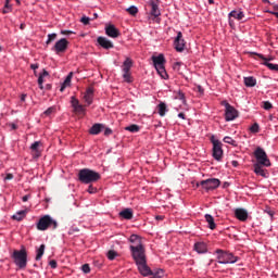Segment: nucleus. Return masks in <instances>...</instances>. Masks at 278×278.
I'll list each match as a JSON object with an SVG mask.
<instances>
[{"label": "nucleus", "instance_id": "nucleus-1", "mask_svg": "<svg viewBox=\"0 0 278 278\" xmlns=\"http://www.w3.org/2000/svg\"><path fill=\"white\" fill-rule=\"evenodd\" d=\"M132 258L137 264L139 273L143 277H149L151 275V268L147 266V250H144V245L139 248L129 247Z\"/></svg>", "mask_w": 278, "mask_h": 278}, {"label": "nucleus", "instance_id": "nucleus-2", "mask_svg": "<svg viewBox=\"0 0 278 278\" xmlns=\"http://www.w3.org/2000/svg\"><path fill=\"white\" fill-rule=\"evenodd\" d=\"M99 179H101V174L92 169L84 168L78 172V181L80 184H94Z\"/></svg>", "mask_w": 278, "mask_h": 278}, {"label": "nucleus", "instance_id": "nucleus-3", "mask_svg": "<svg viewBox=\"0 0 278 278\" xmlns=\"http://www.w3.org/2000/svg\"><path fill=\"white\" fill-rule=\"evenodd\" d=\"M218 264H236L240 257L233 255V253L224 251L222 249L216 250Z\"/></svg>", "mask_w": 278, "mask_h": 278}, {"label": "nucleus", "instance_id": "nucleus-4", "mask_svg": "<svg viewBox=\"0 0 278 278\" xmlns=\"http://www.w3.org/2000/svg\"><path fill=\"white\" fill-rule=\"evenodd\" d=\"M12 258L14 260V264L20 268L27 267V251L25 249L15 250L12 254Z\"/></svg>", "mask_w": 278, "mask_h": 278}, {"label": "nucleus", "instance_id": "nucleus-5", "mask_svg": "<svg viewBox=\"0 0 278 278\" xmlns=\"http://www.w3.org/2000/svg\"><path fill=\"white\" fill-rule=\"evenodd\" d=\"M51 226H52V229H58V222L51 218L50 215H45L37 223V229L39 231H47L48 227H51Z\"/></svg>", "mask_w": 278, "mask_h": 278}, {"label": "nucleus", "instance_id": "nucleus-6", "mask_svg": "<svg viewBox=\"0 0 278 278\" xmlns=\"http://www.w3.org/2000/svg\"><path fill=\"white\" fill-rule=\"evenodd\" d=\"M131 66H134V60L131 58H126L122 65L123 79L127 84H131L134 78L131 77Z\"/></svg>", "mask_w": 278, "mask_h": 278}, {"label": "nucleus", "instance_id": "nucleus-7", "mask_svg": "<svg viewBox=\"0 0 278 278\" xmlns=\"http://www.w3.org/2000/svg\"><path fill=\"white\" fill-rule=\"evenodd\" d=\"M254 156L257 162L255 164H261L262 166H265L266 168H268L270 166V159H268V154H266V151H264V149H262L261 147L255 149Z\"/></svg>", "mask_w": 278, "mask_h": 278}, {"label": "nucleus", "instance_id": "nucleus-8", "mask_svg": "<svg viewBox=\"0 0 278 278\" xmlns=\"http://www.w3.org/2000/svg\"><path fill=\"white\" fill-rule=\"evenodd\" d=\"M220 186V180L218 178H208L206 180H202L197 182V188H203V190H216Z\"/></svg>", "mask_w": 278, "mask_h": 278}, {"label": "nucleus", "instance_id": "nucleus-9", "mask_svg": "<svg viewBox=\"0 0 278 278\" xmlns=\"http://www.w3.org/2000/svg\"><path fill=\"white\" fill-rule=\"evenodd\" d=\"M211 142L213 144V157L217 162H220L223 160V142L214 136L211 137Z\"/></svg>", "mask_w": 278, "mask_h": 278}, {"label": "nucleus", "instance_id": "nucleus-10", "mask_svg": "<svg viewBox=\"0 0 278 278\" xmlns=\"http://www.w3.org/2000/svg\"><path fill=\"white\" fill-rule=\"evenodd\" d=\"M222 105L226 109L225 110V121H236V117L238 116V111L236 108H233L229 102L226 100L222 101Z\"/></svg>", "mask_w": 278, "mask_h": 278}, {"label": "nucleus", "instance_id": "nucleus-11", "mask_svg": "<svg viewBox=\"0 0 278 278\" xmlns=\"http://www.w3.org/2000/svg\"><path fill=\"white\" fill-rule=\"evenodd\" d=\"M66 49H68V40H66V38L58 40L52 47V51H54L56 55H60V53H65Z\"/></svg>", "mask_w": 278, "mask_h": 278}, {"label": "nucleus", "instance_id": "nucleus-12", "mask_svg": "<svg viewBox=\"0 0 278 278\" xmlns=\"http://www.w3.org/2000/svg\"><path fill=\"white\" fill-rule=\"evenodd\" d=\"M174 49L181 53L186 49V40H184V34L181 31L177 33V37L174 40Z\"/></svg>", "mask_w": 278, "mask_h": 278}, {"label": "nucleus", "instance_id": "nucleus-13", "mask_svg": "<svg viewBox=\"0 0 278 278\" xmlns=\"http://www.w3.org/2000/svg\"><path fill=\"white\" fill-rule=\"evenodd\" d=\"M251 55H257V58H260L261 60H264V66H267V68H269V71H276V73H278V64H273V63H269L270 60L273 59H267L265 56H263V54H260L257 52H251L250 53Z\"/></svg>", "mask_w": 278, "mask_h": 278}, {"label": "nucleus", "instance_id": "nucleus-14", "mask_svg": "<svg viewBox=\"0 0 278 278\" xmlns=\"http://www.w3.org/2000/svg\"><path fill=\"white\" fill-rule=\"evenodd\" d=\"M41 146H42V142H40V141H35L30 146V151H31L33 157H35V160H38V157H40L42 155V151L40 150Z\"/></svg>", "mask_w": 278, "mask_h": 278}, {"label": "nucleus", "instance_id": "nucleus-15", "mask_svg": "<svg viewBox=\"0 0 278 278\" xmlns=\"http://www.w3.org/2000/svg\"><path fill=\"white\" fill-rule=\"evenodd\" d=\"M149 5L151 7V16H154V18H157L162 13L160 12V3L157 0H151L149 2Z\"/></svg>", "mask_w": 278, "mask_h": 278}, {"label": "nucleus", "instance_id": "nucleus-16", "mask_svg": "<svg viewBox=\"0 0 278 278\" xmlns=\"http://www.w3.org/2000/svg\"><path fill=\"white\" fill-rule=\"evenodd\" d=\"M105 34L110 38H118V36H121V31H118L116 26L112 24L105 27Z\"/></svg>", "mask_w": 278, "mask_h": 278}, {"label": "nucleus", "instance_id": "nucleus-17", "mask_svg": "<svg viewBox=\"0 0 278 278\" xmlns=\"http://www.w3.org/2000/svg\"><path fill=\"white\" fill-rule=\"evenodd\" d=\"M97 41H98V45L102 47V49H114V43H112V41H110L105 37H98Z\"/></svg>", "mask_w": 278, "mask_h": 278}, {"label": "nucleus", "instance_id": "nucleus-18", "mask_svg": "<svg viewBox=\"0 0 278 278\" xmlns=\"http://www.w3.org/2000/svg\"><path fill=\"white\" fill-rule=\"evenodd\" d=\"M235 216L236 218H238V220H241L242 223H244V220L249 218V212H247V210L244 208H237L235 211Z\"/></svg>", "mask_w": 278, "mask_h": 278}, {"label": "nucleus", "instance_id": "nucleus-19", "mask_svg": "<svg viewBox=\"0 0 278 278\" xmlns=\"http://www.w3.org/2000/svg\"><path fill=\"white\" fill-rule=\"evenodd\" d=\"M129 242L131 243L130 247H134V249H136V248L138 249L140 247H143L142 245V239L138 235H131L129 237Z\"/></svg>", "mask_w": 278, "mask_h": 278}, {"label": "nucleus", "instance_id": "nucleus-20", "mask_svg": "<svg viewBox=\"0 0 278 278\" xmlns=\"http://www.w3.org/2000/svg\"><path fill=\"white\" fill-rule=\"evenodd\" d=\"M193 249L199 254L206 253L207 252V243H205L203 241L195 242Z\"/></svg>", "mask_w": 278, "mask_h": 278}, {"label": "nucleus", "instance_id": "nucleus-21", "mask_svg": "<svg viewBox=\"0 0 278 278\" xmlns=\"http://www.w3.org/2000/svg\"><path fill=\"white\" fill-rule=\"evenodd\" d=\"M94 96V90L92 88H88L84 94V101L87 103V105H92V99Z\"/></svg>", "mask_w": 278, "mask_h": 278}, {"label": "nucleus", "instance_id": "nucleus-22", "mask_svg": "<svg viewBox=\"0 0 278 278\" xmlns=\"http://www.w3.org/2000/svg\"><path fill=\"white\" fill-rule=\"evenodd\" d=\"M262 164H254V173L255 175H260L261 177H268V170L262 168Z\"/></svg>", "mask_w": 278, "mask_h": 278}, {"label": "nucleus", "instance_id": "nucleus-23", "mask_svg": "<svg viewBox=\"0 0 278 278\" xmlns=\"http://www.w3.org/2000/svg\"><path fill=\"white\" fill-rule=\"evenodd\" d=\"M152 62L155 68H157L160 66H164V62H166V60L164 59V54H160L157 56H152Z\"/></svg>", "mask_w": 278, "mask_h": 278}, {"label": "nucleus", "instance_id": "nucleus-24", "mask_svg": "<svg viewBox=\"0 0 278 278\" xmlns=\"http://www.w3.org/2000/svg\"><path fill=\"white\" fill-rule=\"evenodd\" d=\"M103 124H94L90 129H89V134L91 136H99V134L101 131H103Z\"/></svg>", "mask_w": 278, "mask_h": 278}, {"label": "nucleus", "instance_id": "nucleus-25", "mask_svg": "<svg viewBox=\"0 0 278 278\" xmlns=\"http://www.w3.org/2000/svg\"><path fill=\"white\" fill-rule=\"evenodd\" d=\"M119 216L126 220H131V218H134V211L131 208H125L119 212Z\"/></svg>", "mask_w": 278, "mask_h": 278}, {"label": "nucleus", "instance_id": "nucleus-26", "mask_svg": "<svg viewBox=\"0 0 278 278\" xmlns=\"http://www.w3.org/2000/svg\"><path fill=\"white\" fill-rule=\"evenodd\" d=\"M45 77H49V72L47 70H43V72L38 77V86L40 90H45Z\"/></svg>", "mask_w": 278, "mask_h": 278}, {"label": "nucleus", "instance_id": "nucleus-27", "mask_svg": "<svg viewBox=\"0 0 278 278\" xmlns=\"http://www.w3.org/2000/svg\"><path fill=\"white\" fill-rule=\"evenodd\" d=\"M73 79V72H71L65 80L63 81L61 88H60V92H64V90H66V88H68V86H71V80Z\"/></svg>", "mask_w": 278, "mask_h": 278}, {"label": "nucleus", "instance_id": "nucleus-28", "mask_svg": "<svg viewBox=\"0 0 278 278\" xmlns=\"http://www.w3.org/2000/svg\"><path fill=\"white\" fill-rule=\"evenodd\" d=\"M228 16L229 18L232 17V18H236L237 21H242V18H244V12L233 10L229 13Z\"/></svg>", "mask_w": 278, "mask_h": 278}, {"label": "nucleus", "instance_id": "nucleus-29", "mask_svg": "<svg viewBox=\"0 0 278 278\" xmlns=\"http://www.w3.org/2000/svg\"><path fill=\"white\" fill-rule=\"evenodd\" d=\"M25 216H27V210H22V211L16 212L12 216V218H13V220L21 222V220H23V218H25Z\"/></svg>", "mask_w": 278, "mask_h": 278}, {"label": "nucleus", "instance_id": "nucleus-30", "mask_svg": "<svg viewBox=\"0 0 278 278\" xmlns=\"http://www.w3.org/2000/svg\"><path fill=\"white\" fill-rule=\"evenodd\" d=\"M256 84H257V80L253 76L244 77V85L248 88H253L256 86Z\"/></svg>", "mask_w": 278, "mask_h": 278}, {"label": "nucleus", "instance_id": "nucleus-31", "mask_svg": "<svg viewBox=\"0 0 278 278\" xmlns=\"http://www.w3.org/2000/svg\"><path fill=\"white\" fill-rule=\"evenodd\" d=\"M204 218H205V220H206V223L208 224V227H210L211 229H216V223H214V217H213L212 215L206 214V215L204 216Z\"/></svg>", "mask_w": 278, "mask_h": 278}, {"label": "nucleus", "instance_id": "nucleus-32", "mask_svg": "<svg viewBox=\"0 0 278 278\" xmlns=\"http://www.w3.org/2000/svg\"><path fill=\"white\" fill-rule=\"evenodd\" d=\"M155 70L157 71L159 75H161L162 79H168V74L166 73L164 65L155 67Z\"/></svg>", "mask_w": 278, "mask_h": 278}, {"label": "nucleus", "instance_id": "nucleus-33", "mask_svg": "<svg viewBox=\"0 0 278 278\" xmlns=\"http://www.w3.org/2000/svg\"><path fill=\"white\" fill-rule=\"evenodd\" d=\"M45 249H46V245L45 244H41L39 247V249L37 250V255H36V261H40L42 260V256L45 255Z\"/></svg>", "mask_w": 278, "mask_h": 278}, {"label": "nucleus", "instance_id": "nucleus-34", "mask_svg": "<svg viewBox=\"0 0 278 278\" xmlns=\"http://www.w3.org/2000/svg\"><path fill=\"white\" fill-rule=\"evenodd\" d=\"M125 130L130 131V134H138V131H140V126L132 124L130 126H127Z\"/></svg>", "mask_w": 278, "mask_h": 278}, {"label": "nucleus", "instance_id": "nucleus-35", "mask_svg": "<svg viewBox=\"0 0 278 278\" xmlns=\"http://www.w3.org/2000/svg\"><path fill=\"white\" fill-rule=\"evenodd\" d=\"M157 108L160 116H166V103L161 102Z\"/></svg>", "mask_w": 278, "mask_h": 278}, {"label": "nucleus", "instance_id": "nucleus-36", "mask_svg": "<svg viewBox=\"0 0 278 278\" xmlns=\"http://www.w3.org/2000/svg\"><path fill=\"white\" fill-rule=\"evenodd\" d=\"M151 273H152V274H149L148 277L151 276V275H152L154 278H163V277H164V270H162V269H159V270H156V271L151 270Z\"/></svg>", "mask_w": 278, "mask_h": 278}, {"label": "nucleus", "instance_id": "nucleus-37", "mask_svg": "<svg viewBox=\"0 0 278 278\" xmlns=\"http://www.w3.org/2000/svg\"><path fill=\"white\" fill-rule=\"evenodd\" d=\"M55 38H58V34L52 33L48 35V39L46 41L47 47H49V45H51V42H53V40H55Z\"/></svg>", "mask_w": 278, "mask_h": 278}, {"label": "nucleus", "instance_id": "nucleus-38", "mask_svg": "<svg viewBox=\"0 0 278 278\" xmlns=\"http://www.w3.org/2000/svg\"><path fill=\"white\" fill-rule=\"evenodd\" d=\"M109 260H116V257H118V253L114 250H110L106 254Z\"/></svg>", "mask_w": 278, "mask_h": 278}, {"label": "nucleus", "instance_id": "nucleus-39", "mask_svg": "<svg viewBox=\"0 0 278 278\" xmlns=\"http://www.w3.org/2000/svg\"><path fill=\"white\" fill-rule=\"evenodd\" d=\"M224 142H226V144H231L232 147H238V143L231 137H225Z\"/></svg>", "mask_w": 278, "mask_h": 278}, {"label": "nucleus", "instance_id": "nucleus-40", "mask_svg": "<svg viewBox=\"0 0 278 278\" xmlns=\"http://www.w3.org/2000/svg\"><path fill=\"white\" fill-rule=\"evenodd\" d=\"M126 11H127L128 14H130L131 16H136V14H138V8H136L135 5L129 7L128 9H126Z\"/></svg>", "mask_w": 278, "mask_h": 278}, {"label": "nucleus", "instance_id": "nucleus-41", "mask_svg": "<svg viewBox=\"0 0 278 278\" xmlns=\"http://www.w3.org/2000/svg\"><path fill=\"white\" fill-rule=\"evenodd\" d=\"M74 112H76V114H84V112H86V108L81 104H78L76 108H74Z\"/></svg>", "mask_w": 278, "mask_h": 278}, {"label": "nucleus", "instance_id": "nucleus-42", "mask_svg": "<svg viewBox=\"0 0 278 278\" xmlns=\"http://www.w3.org/2000/svg\"><path fill=\"white\" fill-rule=\"evenodd\" d=\"M250 131L252 134H258L260 132V124L254 123L251 127H250Z\"/></svg>", "mask_w": 278, "mask_h": 278}, {"label": "nucleus", "instance_id": "nucleus-43", "mask_svg": "<svg viewBox=\"0 0 278 278\" xmlns=\"http://www.w3.org/2000/svg\"><path fill=\"white\" fill-rule=\"evenodd\" d=\"M55 106H50L48 110L43 112V116H51V114H54Z\"/></svg>", "mask_w": 278, "mask_h": 278}, {"label": "nucleus", "instance_id": "nucleus-44", "mask_svg": "<svg viewBox=\"0 0 278 278\" xmlns=\"http://www.w3.org/2000/svg\"><path fill=\"white\" fill-rule=\"evenodd\" d=\"M71 104H72V108L75 110V108L79 105V100L75 98V96H73L71 98Z\"/></svg>", "mask_w": 278, "mask_h": 278}, {"label": "nucleus", "instance_id": "nucleus-45", "mask_svg": "<svg viewBox=\"0 0 278 278\" xmlns=\"http://www.w3.org/2000/svg\"><path fill=\"white\" fill-rule=\"evenodd\" d=\"M263 108L265 109V110H273V103H270V102H268V101H264L263 102Z\"/></svg>", "mask_w": 278, "mask_h": 278}, {"label": "nucleus", "instance_id": "nucleus-46", "mask_svg": "<svg viewBox=\"0 0 278 278\" xmlns=\"http://www.w3.org/2000/svg\"><path fill=\"white\" fill-rule=\"evenodd\" d=\"M81 270L83 273H85L86 275H88V273H90V265L89 264H84L81 266Z\"/></svg>", "mask_w": 278, "mask_h": 278}, {"label": "nucleus", "instance_id": "nucleus-47", "mask_svg": "<svg viewBox=\"0 0 278 278\" xmlns=\"http://www.w3.org/2000/svg\"><path fill=\"white\" fill-rule=\"evenodd\" d=\"M80 23H83L84 25H90V17L88 16H83L80 18Z\"/></svg>", "mask_w": 278, "mask_h": 278}, {"label": "nucleus", "instance_id": "nucleus-48", "mask_svg": "<svg viewBox=\"0 0 278 278\" xmlns=\"http://www.w3.org/2000/svg\"><path fill=\"white\" fill-rule=\"evenodd\" d=\"M87 191L89 192V194H96L97 192V187H93L92 185H90L87 189Z\"/></svg>", "mask_w": 278, "mask_h": 278}, {"label": "nucleus", "instance_id": "nucleus-49", "mask_svg": "<svg viewBox=\"0 0 278 278\" xmlns=\"http://www.w3.org/2000/svg\"><path fill=\"white\" fill-rule=\"evenodd\" d=\"M176 99H179V101H186V96L184 92L179 91L176 96Z\"/></svg>", "mask_w": 278, "mask_h": 278}, {"label": "nucleus", "instance_id": "nucleus-50", "mask_svg": "<svg viewBox=\"0 0 278 278\" xmlns=\"http://www.w3.org/2000/svg\"><path fill=\"white\" fill-rule=\"evenodd\" d=\"M49 266L51 268H58V262L55 260H52V261L49 262Z\"/></svg>", "mask_w": 278, "mask_h": 278}, {"label": "nucleus", "instance_id": "nucleus-51", "mask_svg": "<svg viewBox=\"0 0 278 278\" xmlns=\"http://www.w3.org/2000/svg\"><path fill=\"white\" fill-rule=\"evenodd\" d=\"M12 179H14V175L12 174H7V176L4 177V181H10Z\"/></svg>", "mask_w": 278, "mask_h": 278}, {"label": "nucleus", "instance_id": "nucleus-52", "mask_svg": "<svg viewBox=\"0 0 278 278\" xmlns=\"http://www.w3.org/2000/svg\"><path fill=\"white\" fill-rule=\"evenodd\" d=\"M4 8L7 10H12V4H10V1L5 0Z\"/></svg>", "mask_w": 278, "mask_h": 278}, {"label": "nucleus", "instance_id": "nucleus-53", "mask_svg": "<svg viewBox=\"0 0 278 278\" xmlns=\"http://www.w3.org/2000/svg\"><path fill=\"white\" fill-rule=\"evenodd\" d=\"M40 67V65L38 64V63H35V64H31L30 65V68L33 70V71H37V68H39Z\"/></svg>", "mask_w": 278, "mask_h": 278}, {"label": "nucleus", "instance_id": "nucleus-54", "mask_svg": "<svg viewBox=\"0 0 278 278\" xmlns=\"http://www.w3.org/2000/svg\"><path fill=\"white\" fill-rule=\"evenodd\" d=\"M61 34H62L63 36H68V35H71V34H73V31H72V30H62Z\"/></svg>", "mask_w": 278, "mask_h": 278}, {"label": "nucleus", "instance_id": "nucleus-55", "mask_svg": "<svg viewBox=\"0 0 278 278\" xmlns=\"http://www.w3.org/2000/svg\"><path fill=\"white\" fill-rule=\"evenodd\" d=\"M111 134H112V129L106 128V129L104 130V136H111Z\"/></svg>", "mask_w": 278, "mask_h": 278}, {"label": "nucleus", "instance_id": "nucleus-56", "mask_svg": "<svg viewBox=\"0 0 278 278\" xmlns=\"http://www.w3.org/2000/svg\"><path fill=\"white\" fill-rule=\"evenodd\" d=\"M179 66H181V63L176 62V63L174 64V70H175V71H179Z\"/></svg>", "mask_w": 278, "mask_h": 278}, {"label": "nucleus", "instance_id": "nucleus-57", "mask_svg": "<svg viewBox=\"0 0 278 278\" xmlns=\"http://www.w3.org/2000/svg\"><path fill=\"white\" fill-rule=\"evenodd\" d=\"M22 201H23L24 203H27V201H29V195H24V197L22 198Z\"/></svg>", "mask_w": 278, "mask_h": 278}, {"label": "nucleus", "instance_id": "nucleus-58", "mask_svg": "<svg viewBox=\"0 0 278 278\" xmlns=\"http://www.w3.org/2000/svg\"><path fill=\"white\" fill-rule=\"evenodd\" d=\"M2 12H3V14H9V12H12V9L4 8Z\"/></svg>", "mask_w": 278, "mask_h": 278}, {"label": "nucleus", "instance_id": "nucleus-59", "mask_svg": "<svg viewBox=\"0 0 278 278\" xmlns=\"http://www.w3.org/2000/svg\"><path fill=\"white\" fill-rule=\"evenodd\" d=\"M11 129L15 130L18 129V126L16 124H10Z\"/></svg>", "mask_w": 278, "mask_h": 278}, {"label": "nucleus", "instance_id": "nucleus-60", "mask_svg": "<svg viewBox=\"0 0 278 278\" xmlns=\"http://www.w3.org/2000/svg\"><path fill=\"white\" fill-rule=\"evenodd\" d=\"M164 218V215H156L155 220H162Z\"/></svg>", "mask_w": 278, "mask_h": 278}, {"label": "nucleus", "instance_id": "nucleus-61", "mask_svg": "<svg viewBox=\"0 0 278 278\" xmlns=\"http://www.w3.org/2000/svg\"><path fill=\"white\" fill-rule=\"evenodd\" d=\"M26 99H27V94L23 93V94L21 96V101L25 102Z\"/></svg>", "mask_w": 278, "mask_h": 278}, {"label": "nucleus", "instance_id": "nucleus-62", "mask_svg": "<svg viewBox=\"0 0 278 278\" xmlns=\"http://www.w3.org/2000/svg\"><path fill=\"white\" fill-rule=\"evenodd\" d=\"M178 118H182V121L186 119V114L179 113V114H178Z\"/></svg>", "mask_w": 278, "mask_h": 278}, {"label": "nucleus", "instance_id": "nucleus-63", "mask_svg": "<svg viewBox=\"0 0 278 278\" xmlns=\"http://www.w3.org/2000/svg\"><path fill=\"white\" fill-rule=\"evenodd\" d=\"M269 14H273L274 16H276V18H278V12H269Z\"/></svg>", "mask_w": 278, "mask_h": 278}, {"label": "nucleus", "instance_id": "nucleus-64", "mask_svg": "<svg viewBox=\"0 0 278 278\" xmlns=\"http://www.w3.org/2000/svg\"><path fill=\"white\" fill-rule=\"evenodd\" d=\"M232 166H238L237 161H232Z\"/></svg>", "mask_w": 278, "mask_h": 278}]
</instances>
